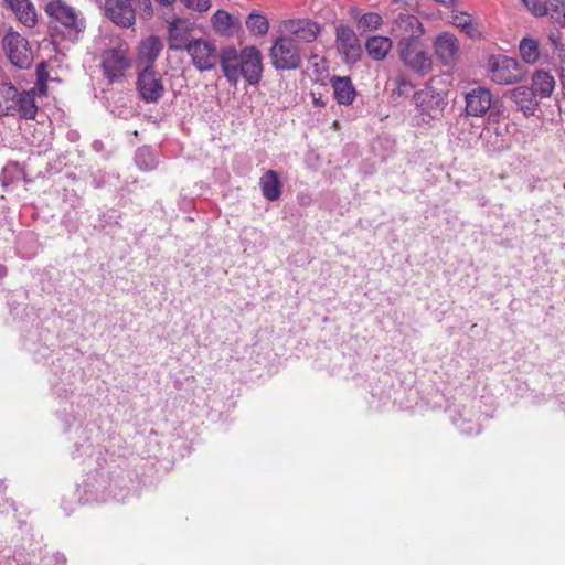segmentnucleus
Segmentation results:
<instances>
[{
	"instance_id": "f257e3e1",
	"label": "nucleus",
	"mask_w": 565,
	"mask_h": 565,
	"mask_svg": "<svg viewBox=\"0 0 565 565\" xmlns=\"http://www.w3.org/2000/svg\"><path fill=\"white\" fill-rule=\"evenodd\" d=\"M185 50L200 72L211 71L220 62L221 70L232 86H236L241 77L252 86L262 81V54L255 46H246L239 52L234 46H224L218 51L211 39L193 38L185 44Z\"/></svg>"
},
{
	"instance_id": "f03ea898",
	"label": "nucleus",
	"mask_w": 565,
	"mask_h": 565,
	"mask_svg": "<svg viewBox=\"0 0 565 565\" xmlns=\"http://www.w3.org/2000/svg\"><path fill=\"white\" fill-rule=\"evenodd\" d=\"M39 107L35 88L19 90L12 83L0 84V116H13L22 120H33Z\"/></svg>"
},
{
	"instance_id": "7ed1b4c3",
	"label": "nucleus",
	"mask_w": 565,
	"mask_h": 565,
	"mask_svg": "<svg viewBox=\"0 0 565 565\" xmlns=\"http://www.w3.org/2000/svg\"><path fill=\"white\" fill-rule=\"evenodd\" d=\"M134 61V54L125 42L104 50L100 54V68L108 84L124 81Z\"/></svg>"
},
{
	"instance_id": "20e7f679",
	"label": "nucleus",
	"mask_w": 565,
	"mask_h": 565,
	"mask_svg": "<svg viewBox=\"0 0 565 565\" xmlns=\"http://www.w3.org/2000/svg\"><path fill=\"white\" fill-rule=\"evenodd\" d=\"M526 70L514 57L503 54H492L488 57L486 76L498 85H513L526 77Z\"/></svg>"
},
{
	"instance_id": "39448f33",
	"label": "nucleus",
	"mask_w": 565,
	"mask_h": 565,
	"mask_svg": "<svg viewBox=\"0 0 565 565\" xmlns=\"http://www.w3.org/2000/svg\"><path fill=\"white\" fill-rule=\"evenodd\" d=\"M45 13L54 21L61 23L70 33H84L86 19L72 6L62 0H51L44 7Z\"/></svg>"
},
{
	"instance_id": "423d86ee",
	"label": "nucleus",
	"mask_w": 565,
	"mask_h": 565,
	"mask_svg": "<svg viewBox=\"0 0 565 565\" xmlns=\"http://www.w3.org/2000/svg\"><path fill=\"white\" fill-rule=\"evenodd\" d=\"M269 57L276 70H296L301 64V52L294 38H276Z\"/></svg>"
},
{
	"instance_id": "0eeeda50",
	"label": "nucleus",
	"mask_w": 565,
	"mask_h": 565,
	"mask_svg": "<svg viewBox=\"0 0 565 565\" xmlns=\"http://www.w3.org/2000/svg\"><path fill=\"white\" fill-rule=\"evenodd\" d=\"M416 39H401L398 42L399 56L406 66L420 75H425L431 70V58Z\"/></svg>"
},
{
	"instance_id": "6e6552de",
	"label": "nucleus",
	"mask_w": 565,
	"mask_h": 565,
	"mask_svg": "<svg viewBox=\"0 0 565 565\" xmlns=\"http://www.w3.org/2000/svg\"><path fill=\"white\" fill-rule=\"evenodd\" d=\"M137 89L146 103H157L164 93L162 77L153 66L146 65L137 77Z\"/></svg>"
},
{
	"instance_id": "1a4fd4ad",
	"label": "nucleus",
	"mask_w": 565,
	"mask_h": 565,
	"mask_svg": "<svg viewBox=\"0 0 565 565\" xmlns=\"http://www.w3.org/2000/svg\"><path fill=\"white\" fill-rule=\"evenodd\" d=\"M415 104L419 110L431 119L443 116L447 105L445 97L434 88H425L414 95Z\"/></svg>"
},
{
	"instance_id": "9d476101",
	"label": "nucleus",
	"mask_w": 565,
	"mask_h": 565,
	"mask_svg": "<svg viewBox=\"0 0 565 565\" xmlns=\"http://www.w3.org/2000/svg\"><path fill=\"white\" fill-rule=\"evenodd\" d=\"M106 15L117 25L129 28L136 21L132 0H105Z\"/></svg>"
},
{
	"instance_id": "9b49d317",
	"label": "nucleus",
	"mask_w": 565,
	"mask_h": 565,
	"mask_svg": "<svg viewBox=\"0 0 565 565\" xmlns=\"http://www.w3.org/2000/svg\"><path fill=\"white\" fill-rule=\"evenodd\" d=\"M6 39L8 41L4 44V49L10 62L21 70L30 67L33 62V51L26 38Z\"/></svg>"
},
{
	"instance_id": "f8f14e48",
	"label": "nucleus",
	"mask_w": 565,
	"mask_h": 565,
	"mask_svg": "<svg viewBox=\"0 0 565 565\" xmlns=\"http://www.w3.org/2000/svg\"><path fill=\"white\" fill-rule=\"evenodd\" d=\"M274 28L278 35H319L322 31L317 22L307 18L279 20Z\"/></svg>"
},
{
	"instance_id": "ddd939ff",
	"label": "nucleus",
	"mask_w": 565,
	"mask_h": 565,
	"mask_svg": "<svg viewBox=\"0 0 565 565\" xmlns=\"http://www.w3.org/2000/svg\"><path fill=\"white\" fill-rule=\"evenodd\" d=\"M466 113L468 116H483L492 104V94L489 88L476 87L466 94Z\"/></svg>"
},
{
	"instance_id": "4468645a",
	"label": "nucleus",
	"mask_w": 565,
	"mask_h": 565,
	"mask_svg": "<svg viewBox=\"0 0 565 565\" xmlns=\"http://www.w3.org/2000/svg\"><path fill=\"white\" fill-rule=\"evenodd\" d=\"M518 110L525 116H532L539 108L535 93L527 86H518L508 94Z\"/></svg>"
},
{
	"instance_id": "2eb2a0df",
	"label": "nucleus",
	"mask_w": 565,
	"mask_h": 565,
	"mask_svg": "<svg viewBox=\"0 0 565 565\" xmlns=\"http://www.w3.org/2000/svg\"><path fill=\"white\" fill-rule=\"evenodd\" d=\"M211 23L214 31L221 35H234L243 30L241 19L225 10H217L212 15Z\"/></svg>"
},
{
	"instance_id": "dca6fc26",
	"label": "nucleus",
	"mask_w": 565,
	"mask_h": 565,
	"mask_svg": "<svg viewBox=\"0 0 565 565\" xmlns=\"http://www.w3.org/2000/svg\"><path fill=\"white\" fill-rule=\"evenodd\" d=\"M331 86L334 98L340 105H351L355 99L356 90L350 77L333 76L331 78Z\"/></svg>"
},
{
	"instance_id": "f3484780",
	"label": "nucleus",
	"mask_w": 565,
	"mask_h": 565,
	"mask_svg": "<svg viewBox=\"0 0 565 565\" xmlns=\"http://www.w3.org/2000/svg\"><path fill=\"white\" fill-rule=\"evenodd\" d=\"M14 12L17 19L28 28L36 24V11L30 0H4Z\"/></svg>"
},
{
	"instance_id": "a211bd4d",
	"label": "nucleus",
	"mask_w": 565,
	"mask_h": 565,
	"mask_svg": "<svg viewBox=\"0 0 565 565\" xmlns=\"http://www.w3.org/2000/svg\"><path fill=\"white\" fill-rule=\"evenodd\" d=\"M259 186L263 196L268 201H277L281 195L282 183L279 174L275 170H267L259 178Z\"/></svg>"
},
{
	"instance_id": "6ab92c4d",
	"label": "nucleus",
	"mask_w": 565,
	"mask_h": 565,
	"mask_svg": "<svg viewBox=\"0 0 565 565\" xmlns=\"http://www.w3.org/2000/svg\"><path fill=\"white\" fill-rule=\"evenodd\" d=\"M163 44L160 41V38H145L139 46L137 58L139 63L146 65L153 66L154 61L159 56Z\"/></svg>"
},
{
	"instance_id": "aec40b11",
	"label": "nucleus",
	"mask_w": 565,
	"mask_h": 565,
	"mask_svg": "<svg viewBox=\"0 0 565 565\" xmlns=\"http://www.w3.org/2000/svg\"><path fill=\"white\" fill-rule=\"evenodd\" d=\"M435 51L443 64H450L459 56L458 38H436Z\"/></svg>"
},
{
	"instance_id": "412c9836",
	"label": "nucleus",
	"mask_w": 565,
	"mask_h": 565,
	"mask_svg": "<svg viewBox=\"0 0 565 565\" xmlns=\"http://www.w3.org/2000/svg\"><path fill=\"white\" fill-rule=\"evenodd\" d=\"M555 88L554 77L545 71H535L532 75V87L531 89L540 98L550 97Z\"/></svg>"
},
{
	"instance_id": "4be33fe9",
	"label": "nucleus",
	"mask_w": 565,
	"mask_h": 565,
	"mask_svg": "<svg viewBox=\"0 0 565 565\" xmlns=\"http://www.w3.org/2000/svg\"><path fill=\"white\" fill-rule=\"evenodd\" d=\"M393 31L401 35H423L425 29L419 19L412 14H398Z\"/></svg>"
},
{
	"instance_id": "5701e85b",
	"label": "nucleus",
	"mask_w": 565,
	"mask_h": 565,
	"mask_svg": "<svg viewBox=\"0 0 565 565\" xmlns=\"http://www.w3.org/2000/svg\"><path fill=\"white\" fill-rule=\"evenodd\" d=\"M391 47V38H367L365 42V50L369 56L376 61L383 60Z\"/></svg>"
},
{
	"instance_id": "b1692460",
	"label": "nucleus",
	"mask_w": 565,
	"mask_h": 565,
	"mask_svg": "<svg viewBox=\"0 0 565 565\" xmlns=\"http://www.w3.org/2000/svg\"><path fill=\"white\" fill-rule=\"evenodd\" d=\"M337 46L345 56L347 62H355L361 56L362 50L359 38H337Z\"/></svg>"
},
{
	"instance_id": "393cba45",
	"label": "nucleus",
	"mask_w": 565,
	"mask_h": 565,
	"mask_svg": "<svg viewBox=\"0 0 565 565\" xmlns=\"http://www.w3.org/2000/svg\"><path fill=\"white\" fill-rule=\"evenodd\" d=\"M521 57L526 64H534L541 56L539 42L534 38H522L519 44Z\"/></svg>"
},
{
	"instance_id": "a878e982",
	"label": "nucleus",
	"mask_w": 565,
	"mask_h": 565,
	"mask_svg": "<svg viewBox=\"0 0 565 565\" xmlns=\"http://www.w3.org/2000/svg\"><path fill=\"white\" fill-rule=\"evenodd\" d=\"M245 24L253 35H266L269 30L268 19L256 11L248 14Z\"/></svg>"
},
{
	"instance_id": "bb28decb",
	"label": "nucleus",
	"mask_w": 565,
	"mask_h": 565,
	"mask_svg": "<svg viewBox=\"0 0 565 565\" xmlns=\"http://www.w3.org/2000/svg\"><path fill=\"white\" fill-rule=\"evenodd\" d=\"M546 15L558 25H565V1L545 0Z\"/></svg>"
},
{
	"instance_id": "cd10ccee",
	"label": "nucleus",
	"mask_w": 565,
	"mask_h": 565,
	"mask_svg": "<svg viewBox=\"0 0 565 565\" xmlns=\"http://www.w3.org/2000/svg\"><path fill=\"white\" fill-rule=\"evenodd\" d=\"M135 162L142 171H151L157 167L154 153L149 148H139L135 154Z\"/></svg>"
},
{
	"instance_id": "c85d7f7f",
	"label": "nucleus",
	"mask_w": 565,
	"mask_h": 565,
	"mask_svg": "<svg viewBox=\"0 0 565 565\" xmlns=\"http://www.w3.org/2000/svg\"><path fill=\"white\" fill-rule=\"evenodd\" d=\"M168 23V35H181L190 31L191 22L185 18H164Z\"/></svg>"
},
{
	"instance_id": "c756f323",
	"label": "nucleus",
	"mask_w": 565,
	"mask_h": 565,
	"mask_svg": "<svg viewBox=\"0 0 565 565\" xmlns=\"http://www.w3.org/2000/svg\"><path fill=\"white\" fill-rule=\"evenodd\" d=\"M383 20L382 17L375 12H370L361 15L358 19V29L362 32L376 30Z\"/></svg>"
},
{
	"instance_id": "7c9ffc66",
	"label": "nucleus",
	"mask_w": 565,
	"mask_h": 565,
	"mask_svg": "<svg viewBox=\"0 0 565 565\" xmlns=\"http://www.w3.org/2000/svg\"><path fill=\"white\" fill-rule=\"evenodd\" d=\"M452 24L457 26L465 35H472V18L466 12H458L452 15Z\"/></svg>"
},
{
	"instance_id": "2f4dec72",
	"label": "nucleus",
	"mask_w": 565,
	"mask_h": 565,
	"mask_svg": "<svg viewBox=\"0 0 565 565\" xmlns=\"http://www.w3.org/2000/svg\"><path fill=\"white\" fill-rule=\"evenodd\" d=\"M521 2L534 17L542 18L546 15L545 0H521Z\"/></svg>"
},
{
	"instance_id": "473e14b6",
	"label": "nucleus",
	"mask_w": 565,
	"mask_h": 565,
	"mask_svg": "<svg viewBox=\"0 0 565 565\" xmlns=\"http://www.w3.org/2000/svg\"><path fill=\"white\" fill-rule=\"evenodd\" d=\"M132 6L138 9L140 15L145 20H149L153 15V7L150 0H132Z\"/></svg>"
},
{
	"instance_id": "72a5a7b5",
	"label": "nucleus",
	"mask_w": 565,
	"mask_h": 565,
	"mask_svg": "<svg viewBox=\"0 0 565 565\" xmlns=\"http://www.w3.org/2000/svg\"><path fill=\"white\" fill-rule=\"evenodd\" d=\"M188 9L206 12L211 8V0H179Z\"/></svg>"
},
{
	"instance_id": "f704fd0d",
	"label": "nucleus",
	"mask_w": 565,
	"mask_h": 565,
	"mask_svg": "<svg viewBox=\"0 0 565 565\" xmlns=\"http://www.w3.org/2000/svg\"><path fill=\"white\" fill-rule=\"evenodd\" d=\"M35 73H36V82H35L36 84H42L43 82H47L50 78L47 65L44 61H42L41 63H39L36 65Z\"/></svg>"
},
{
	"instance_id": "c9c22d12",
	"label": "nucleus",
	"mask_w": 565,
	"mask_h": 565,
	"mask_svg": "<svg viewBox=\"0 0 565 565\" xmlns=\"http://www.w3.org/2000/svg\"><path fill=\"white\" fill-rule=\"evenodd\" d=\"M394 83L397 86L398 94H403L405 89L409 86V83L406 81L404 76H398L394 79Z\"/></svg>"
},
{
	"instance_id": "e433bc0d",
	"label": "nucleus",
	"mask_w": 565,
	"mask_h": 565,
	"mask_svg": "<svg viewBox=\"0 0 565 565\" xmlns=\"http://www.w3.org/2000/svg\"><path fill=\"white\" fill-rule=\"evenodd\" d=\"M335 35H355V34L351 28L340 24L339 26H337Z\"/></svg>"
},
{
	"instance_id": "4c0bfd02",
	"label": "nucleus",
	"mask_w": 565,
	"mask_h": 565,
	"mask_svg": "<svg viewBox=\"0 0 565 565\" xmlns=\"http://www.w3.org/2000/svg\"><path fill=\"white\" fill-rule=\"evenodd\" d=\"M35 95L39 94L40 96H46L47 95V82H43L42 84L35 83Z\"/></svg>"
},
{
	"instance_id": "58836bf2",
	"label": "nucleus",
	"mask_w": 565,
	"mask_h": 565,
	"mask_svg": "<svg viewBox=\"0 0 565 565\" xmlns=\"http://www.w3.org/2000/svg\"><path fill=\"white\" fill-rule=\"evenodd\" d=\"M393 2L403 8H411L415 3V0H393Z\"/></svg>"
},
{
	"instance_id": "ea45409f",
	"label": "nucleus",
	"mask_w": 565,
	"mask_h": 565,
	"mask_svg": "<svg viewBox=\"0 0 565 565\" xmlns=\"http://www.w3.org/2000/svg\"><path fill=\"white\" fill-rule=\"evenodd\" d=\"M161 6L171 7L177 0H154Z\"/></svg>"
},
{
	"instance_id": "a19ab883",
	"label": "nucleus",
	"mask_w": 565,
	"mask_h": 565,
	"mask_svg": "<svg viewBox=\"0 0 565 565\" xmlns=\"http://www.w3.org/2000/svg\"><path fill=\"white\" fill-rule=\"evenodd\" d=\"M559 81H561V84H562L563 88L565 89V68L561 70Z\"/></svg>"
},
{
	"instance_id": "79ce46f5",
	"label": "nucleus",
	"mask_w": 565,
	"mask_h": 565,
	"mask_svg": "<svg viewBox=\"0 0 565 565\" xmlns=\"http://www.w3.org/2000/svg\"><path fill=\"white\" fill-rule=\"evenodd\" d=\"M7 274H8L7 267L4 265L0 264V278L7 276Z\"/></svg>"
},
{
	"instance_id": "37998d69",
	"label": "nucleus",
	"mask_w": 565,
	"mask_h": 565,
	"mask_svg": "<svg viewBox=\"0 0 565 565\" xmlns=\"http://www.w3.org/2000/svg\"><path fill=\"white\" fill-rule=\"evenodd\" d=\"M4 35L12 36V35H19V33L13 31L12 28H10L8 31H6Z\"/></svg>"
},
{
	"instance_id": "c03bdc74",
	"label": "nucleus",
	"mask_w": 565,
	"mask_h": 565,
	"mask_svg": "<svg viewBox=\"0 0 565 565\" xmlns=\"http://www.w3.org/2000/svg\"><path fill=\"white\" fill-rule=\"evenodd\" d=\"M550 39L553 41V44H554L555 46H557V45H558V42H559V40H561L562 38H550Z\"/></svg>"
},
{
	"instance_id": "a18cd8bd",
	"label": "nucleus",
	"mask_w": 565,
	"mask_h": 565,
	"mask_svg": "<svg viewBox=\"0 0 565 565\" xmlns=\"http://www.w3.org/2000/svg\"><path fill=\"white\" fill-rule=\"evenodd\" d=\"M351 14H352L353 17H358V14H359L358 9H355V8L351 9Z\"/></svg>"
},
{
	"instance_id": "49530a36",
	"label": "nucleus",
	"mask_w": 565,
	"mask_h": 565,
	"mask_svg": "<svg viewBox=\"0 0 565 565\" xmlns=\"http://www.w3.org/2000/svg\"><path fill=\"white\" fill-rule=\"evenodd\" d=\"M438 35L446 36V35H449V34H448V32H441V33H439Z\"/></svg>"
},
{
	"instance_id": "de8ad7c7",
	"label": "nucleus",
	"mask_w": 565,
	"mask_h": 565,
	"mask_svg": "<svg viewBox=\"0 0 565 565\" xmlns=\"http://www.w3.org/2000/svg\"><path fill=\"white\" fill-rule=\"evenodd\" d=\"M57 558H62V561L65 562L64 555H57Z\"/></svg>"
}]
</instances>
